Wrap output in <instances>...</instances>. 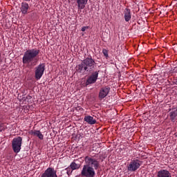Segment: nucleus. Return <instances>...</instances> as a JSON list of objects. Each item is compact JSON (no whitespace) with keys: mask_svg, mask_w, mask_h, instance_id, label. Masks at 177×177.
Here are the masks:
<instances>
[{"mask_svg":"<svg viewBox=\"0 0 177 177\" xmlns=\"http://www.w3.org/2000/svg\"><path fill=\"white\" fill-rule=\"evenodd\" d=\"M29 8L30 6H28V3L26 2L21 3V12L22 15H27Z\"/></svg>","mask_w":177,"mask_h":177,"instance_id":"nucleus-13","label":"nucleus"},{"mask_svg":"<svg viewBox=\"0 0 177 177\" xmlns=\"http://www.w3.org/2000/svg\"><path fill=\"white\" fill-rule=\"evenodd\" d=\"M84 121L87 122V124H89L90 125H93L96 124V120L93 119V117L91 115L85 116Z\"/></svg>","mask_w":177,"mask_h":177,"instance_id":"nucleus-16","label":"nucleus"},{"mask_svg":"<svg viewBox=\"0 0 177 177\" xmlns=\"http://www.w3.org/2000/svg\"><path fill=\"white\" fill-rule=\"evenodd\" d=\"M41 177H57V174L54 168L48 167L45 170L44 173L41 174Z\"/></svg>","mask_w":177,"mask_h":177,"instance_id":"nucleus-10","label":"nucleus"},{"mask_svg":"<svg viewBox=\"0 0 177 177\" xmlns=\"http://www.w3.org/2000/svg\"><path fill=\"white\" fill-rule=\"evenodd\" d=\"M140 160L138 159L133 160L129 165L127 169L131 172H135V171H137V169H139V168H140Z\"/></svg>","mask_w":177,"mask_h":177,"instance_id":"nucleus-8","label":"nucleus"},{"mask_svg":"<svg viewBox=\"0 0 177 177\" xmlns=\"http://www.w3.org/2000/svg\"><path fill=\"white\" fill-rule=\"evenodd\" d=\"M95 66L96 62L91 57H86L77 66V71L78 73H91V71H93Z\"/></svg>","mask_w":177,"mask_h":177,"instance_id":"nucleus-1","label":"nucleus"},{"mask_svg":"<svg viewBox=\"0 0 177 177\" xmlns=\"http://www.w3.org/2000/svg\"><path fill=\"white\" fill-rule=\"evenodd\" d=\"M45 71V64H40L35 68V77L37 80H41Z\"/></svg>","mask_w":177,"mask_h":177,"instance_id":"nucleus-7","label":"nucleus"},{"mask_svg":"<svg viewBox=\"0 0 177 177\" xmlns=\"http://www.w3.org/2000/svg\"><path fill=\"white\" fill-rule=\"evenodd\" d=\"M30 134L32 135V136H37L40 140H44V136L41 133L40 131L35 130V131H30Z\"/></svg>","mask_w":177,"mask_h":177,"instance_id":"nucleus-15","label":"nucleus"},{"mask_svg":"<svg viewBox=\"0 0 177 177\" xmlns=\"http://www.w3.org/2000/svg\"><path fill=\"white\" fill-rule=\"evenodd\" d=\"M6 129V127L3 125V124H0V132L2 131H5Z\"/></svg>","mask_w":177,"mask_h":177,"instance_id":"nucleus-20","label":"nucleus"},{"mask_svg":"<svg viewBox=\"0 0 177 177\" xmlns=\"http://www.w3.org/2000/svg\"><path fill=\"white\" fill-rule=\"evenodd\" d=\"M24 1H26L27 2H28L29 1H31V0H24Z\"/></svg>","mask_w":177,"mask_h":177,"instance_id":"nucleus-22","label":"nucleus"},{"mask_svg":"<svg viewBox=\"0 0 177 177\" xmlns=\"http://www.w3.org/2000/svg\"><path fill=\"white\" fill-rule=\"evenodd\" d=\"M110 86H109L101 88L98 95L99 99H100V100L104 99V97L110 93Z\"/></svg>","mask_w":177,"mask_h":177,"instance_id":"nucleus-9","label":"nucleus"},{"mask_svg":"<svg viewBox=\"0 0 177 177\" xmlns=\"http://www.w3.org/2000/svg\"><path fill=\"white\" fill-rule=\"evenodd\" d=\"M71 169H73V171L75 170V169H80V165H77V163H75V162H72L71 163L70 165Z\"/></svg>","mask_w":177,"mask_h":177,"instance_id":"nucleus-18","label":"nucleus"},{"mask_svg":"<svg viewBox=\"0 0 177 177\" xmlns=\"http://www.w3.org/2000/svg\"><path fill=\"white\" fill-rule=\"evenodd\" d=\"M99 77V71H95L92 72L91 75H89L86 81V86L95 84L97 81Z\"/></svg>","mask_w":177,"mask_h":177,"instance_id":"nucleus-6","label":"nucleus"},{"mask_svg":"<svg viewBox=\"0 0 177 177\" xmlns=\"http://www.w3.org/2000/svg\"><path fill=\"white\" fill-rule=\"evenodd\" d=\"M170 118L173 122L176 121L177 118V109H174V111L170 112Z\"/></svg>","mask_w":177,"mask_h":177,"instance_id":"nucleus-17","label":"nucleus"},{"mask_svg":"<svg viewBox=\"0 0 177 177\" xmlns=\"http://www.w3.org/2000/svg\"><path fill=\"white\" fill-rule=\"evenodd\" d=\"M84 161L87 167H91L95 170L99 169V167H100V162H99L97 159L95 158V157L92 156H86L84 158Z\"/></svg>","mask_w":177,"mask_h":177,"instance_id":"nucleus-3","label":"nucleus"},{"mask_svg":"<svg viewBox=\"0 0 177 177\" xmlns=\"http://www.w3.org/2000/svg\"><path fill=\"white\" fill-rule=\"evenodd\" d=\"M124 15L125 21H129V20H131L132 17L131 15V10L129 8H125L124 11Z\"/></svg>","mask_w":177,"mask_h":177,"instance_id":"nucleus-14","label":"nucleus"},{"mask_svg":"<svg viewBox=\"0 0 177 177\" xmlns=\"http://www.w3.org/2000/svg\"><path fill=\"white\" fill-rule=\"evenodd\" d=\"M96 172L92 167L87 166L86 165H83L81 171V176L82 177H95Z\"/></svg>","mask_w":177,"mask_h":177,"instance_id":"nucleus-4","label":"nucleus"},{"mask_svg":"<svg viewBox=\"0 0 177 177\" xmlns=\"http://www.w3.org/2000/svg\"><path fill=\"white\" fill-rule=\"evenodd\" d=\"M88 28H89L88 26H84L82 28V31H86V30H88Z\"/></svg>","mask_w":177,"mask_h":177,"instance_id":"nucleus-21","label":"nucleus"},{"mask_svg":"<svg viewBox=\"0 0 177 177\" xmlns=\"http://www.w3.org/2000/svg\"><path fill=\"white\" fill-rule=\"evenodd\" d=\"M21 143H23V138L19 136L13 138L12 146L15 153H20V150H21Z\"/></svg>","mask_w":177,"mask_h":177,"instance_id":"nucleus-5","label":"nucleus"},{"mask_svg":"<svg viewBox=\"0 0 177 177\" xmlns=\"http://www.w3.org/2000/svg\"><path fill=\"white\" fill-rule=\"evenodd\" d=\"M102 53L105 57H109V51L106 49L102 50Z\"/></svg>","mask_w":177,"mask_h":177,"instance_id":"nucleus-19","label":"nucleus"},{"mask_svg":"<svg viewBox=\"0 0 177 177\" xmlns=\"http://www.w3.org/2000/svg\"><path fill=\"white\" fill-rule=\"evenodd\" d=\"M39 55V50L38 48H32L27 50L22 58L24 64H30L32 60H35L37 56Z\"/></svg>","mask_w":177,"mask_h":177,"instance_id":"nucleus-2","label":"nucleus"},{"mask_svg":"<svg viewBox=\"0 0 177 177\" xmlns=\"http://www.w3.org/2000/svg\"><path fill=\"white\" fill-rule=\"evenodd\" d=\"M77 4V9L80 10H82V9H85V6H86V3H88V0H76Z\"/></svg>","mask_w":177,"mask_h":177,"instance_id":"nucleus-12","label":"nucleus"},{"mask_svg":"<svg viewBox=\"0 0 177 177\" xmlns=\"http://www.w3.org/2000/svg\"><path fill=\"white\" fill-rule=\"evenodd\" d=\"M158 177H172L169 171L167 169H160L158 171Z\"/></svg>","mask_w":177,"mask_h":177,"instance_id":"nucleus-11","label":"nucleus"}]
</instances>
